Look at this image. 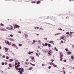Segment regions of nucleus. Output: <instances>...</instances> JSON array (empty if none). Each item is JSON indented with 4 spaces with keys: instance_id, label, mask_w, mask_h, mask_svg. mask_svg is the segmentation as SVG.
I'll return each instance as SVG.
<instances>
[{
    "instance_id": "f257e3e1",
    "label": "nucleus",
    "mask_w": 74,
    "mask_h": 74,
    "mask_svg": "<svg viewBox=\"0 0 74 74\" xmlns=\"http://www.w3.org/2000/svg\"><path fill=\"white\" fill-rule=\"evenodd\" d=\"M61 39H62L65 40V41H66V37L64 36H62L60 37Z\"/></svg>"
},
{
    "instance_id": "f03ea898",
    "label": "nucleus",
    "mask_w": 74,
    "mask_h": 74,
    "mask_svg": "<svg viewBox=\"0 0 74 74\" xmlns=\"http://www.w3.org/2000/svg\"><path fill=\"white\" fill-rule=\"evenodd\" d=\"M23 70H24L22 68L21 69V71H18V72H19L20 73V74H22V73L23 72Z\"/></svg>"
},
{
    "instance_id": "7ed1b4c3",
    "label": "nucleus",
    "mask_w": 74,
    "mask_h": 74,
    "mask_svg": "<svg viewBox=\"0 0 74 74\" xmlns=\"http://www.w3.org/2000/svg\"><path fill=\"white\" fill-rule=\"evenodd\" d=\"M52 53V51H51V50H50V51H49L48 53V55L49 56V55H51V54Z\"/></svg>"
},
{
    "instance_id": "20e7f679",
    "label": "nucleus",
    "mask_w": 74,
    "mask_h": 74,
    "mask_svg": "<svg viewBox=\"0 0 74 74\" xmlns=\"http://www.w3.org/2000/svg\"><path fill=\"white\" fill-rule=\"evenodd\" d=\"M5 52H8V48H5Z\"/></svg>"
},
{
    "instance_id": "39448f33",
    "label": "nucleus",
    "mask_w": 74,
    "mask_h": 74,
    "mask_svg": "<svg viewBox=\"0 0 74 74\" xmlns=\"http://www.w3.org/2000/svg\"><path fill=\"white\" fill-rule=\"evenodd\" d=\"M15 65H16V66L15 67V68L16 69V70H18V68H17V66H16V65H17V63L15 62Z\"/></svg>"
},
{
    "instance_id": "423d86ee",
    "label": "nucleus",
    "mask_w": 74,
    "mask_h": 74,
    "mask_svg": "<svg viewBox=\"0 0 74 74\" xmlns=\"http://www.w3.org/2000/svg\"><path fill=\"white\" fill-rule=\"evenodd\" d=\"M9 40H10V41H15V40H14L12 38H9Z\"/></svg>"
},
{
    "instance_id": "0eeeda50",
    "label": "nucleus",
    "mask_w": 74,
    "mask_h": 74,
    "mask_svg": "<svg viewBox=\"0 0 74 74\" xmlns=\"http://www.w3.org/2000/svg\"><path fill=\"white\" fill-rule=\"evenodd\" d=\"M24 35L25 38H27L28 36V35L26 34H24Z\"/></svg>"
},
{
    "instance_id": "6e6552de",
    "label": "nucleus",
    "mask_w": 74,
    "mask_h": 74,
    "mask_svg": "<svg viewBox=\"0 0 74 74\" xmlns=\"http://www.w3.org/2000/svg\"><path fill=\"white\" fill-rule=\"evenodd\" d=\"M1 30H2V31H3L4 32H5L6 31V29L4 28H3V29H1Z\"/></svg>"
},
{
    "instance_id": "1a4fd4ad",
    "label": "nucleus",
    "mask_w": 74,
    "mask_h": 74,
    "mask_svg": "<svg viewBox=\"0 0 74 74\" xmlns=\"http://www.w3.org/2000/svg\"><path fill=\"white\" fill-rule=\"evenodd\" d=\"M61 34V33H57L56 34H54V36H57V35H59V34Z\"/></svg>"
},
{
    "instance_id": "9d476101",
    "label": "nucleus",
    "mask_w": 74,
    "mask_h": 74,
    "mask_svg": "<svg viewBox=\"0 0 74 74\" xmlns=\"http://www.w3.org/2000/svg\"><path fill=\"white\" fill-rule=\"evenodd\" d=\"M60 58H62L63 57V55L61 53H60Z\"/></svg>"
},
{
    "instance_id": "9b49d317",
    "label": "nucleus",
    "mask_w": 74,
    "mask_h": 74,
    "mask_svg": "<svg viewBox=\"0 0 74 74\" xmlns=\"http://www.w3.org/2000/svg\"><path fill=\"white\" fill-rule=\"evenodd\" d=\"M15 26H16V27H17L18 29H19V27H20V26L18 25L15 24Z\"/></svg>"
},
{
    "instance_id": "f8f14e48",
    "label": "nucleus",
    "mask_w": 74,
    "mask_h": 74,
    "mask_svg": "<svg viewBox=\"0 0 74 74\" xmlns=\"http://www.w3.org/2000/svg\"><path fill=\"white\" fill-rule=\"evenodd\" d=\"M5 44H9L10 42L8 41H5Z\"/></svg>"
},
{
    "instance_id": "ddd939ff",
    "label": "nucleus",
    "mask_w": 74,
    "mask_h": 74,
    "mask_svg": "<svg viewBox=\"0 0 74 74\" xmlns=\"http://www.w3.org/2000/svg\"><path fill=\"white\" fill-rule=\"evenodd\" d=\"M53 66L54 67H58V66L56 65L55 64H53Z\"/></svg>"
},
{
    "instance_id": "4468645a",
    "label": "nucleus",
    "mask_w": 74,
    "mask_h": 74,
    "mask_svg": "<svg viewBox=\"0 0 74 74\" xmlns=\"http://www.w3.org/2000/svg\"><path fill=\"white\" fill-rule=\"evenodd\" d=\"M50 43H52V44H54V43H53V41H50L49 42Z\"/></svg>"
},
{
    "instance_id": "2eb2a0df",
    "label": "nucleus",
    "mask_w": 74,
    "mask_h": 74,
    "mask_svg": "<svg viewBox=\"0 0 74 74\" xmlns=\"http://www.w3.org/2000/svg\"><path fill=\"white\" fill-rule=\"evenodd\" d=\"M16 44L15 43H14L12 45V46L15 47L16 46Z\"/></svg>"
},
{
    "instance_id": "dca6fc26",
    "label": "nucleus",
    "mask_w": 74,
    "mask_h": 74,
    "mask_svg": "<svg viewBox=\"0 0 74 74\" xmlns=\"http://www.w3.org/2000/svg\"><path fill=\"white\" fill-rule=\"evenodd\" d=\"M9 62H12V61H13V59H11L9 60Z\"/></svg>"
},
{
    "instance_id": "f3484780",
    "label": "nucleus",
    "mask_w": 74,
    "mask_h": 74,
    "mask_svg": "<svg viewBox=\"0 0 74 74\" xmlns=\"http://www.w3.org/2000/svg\"><path fill=\"white\" fill-rule=\"evenodd\" d=\"M54 63L53 62L49 63V64L50 65H53L54 64Z\"/></svg>"
},
{
    "instance_id": "a211bd4d",
    "label": "nucleus",
    "mask_w": 74,
    "mask_h": 74,
    "mask_svg": "<svg viewBox=\"0 0 74 74\" xmlns=\"http://www.w3.org/2000/svg\"><path fill=\"white\" fill-rule=\"evenodd\" d=\"M54 49H55V51H58V49H56V47H55Z\"/></svg>"
},
{
    "instance_id": "6ab92c4d",
    "label": "nucleus",
    "mask_w": 74,
    "mask_h": 74,
    "mask_svg": "<svg viewBox=\"0 0 74 74\" xmlns=\"http://www.w3.org/2000/svg\"><path fill=\"white\" fill-rule=\"evenodd\" d=\"M0 25L2 26H4V24L2 23L0 24Z\"/></svg>"
},
{
    "instance_id": "aec40b11",
    "label": "nucleus",
    "mask_w": 74,
    "mask_h": 74,
    "mask_svg": "<svg viewBox=\"0 0 74 74\" xmlns=\"http://www.w3.org/2000/svg\"><path fill=\"white\" fill-rule=\"evenodd\" d=\"M19 66H20V65H19V64H18L16 66L17 68H18V67H19Z\"/></svg>"
},
{
    "instance_id": "412c9836",
    "label": "nucleus",
    "mask_w": 74,
    "mask_h": 74,
    "mask_svg": "<svg viewBox=\"0 0 74 74\" xmlns=\"http://www.w3.org/2000/svg\"><path fill=\"white\" fill-rule=\"evenodd\" d=\"M31 59H32V60H34V57H32Z\"/></svg>"
},
{
    "instance_id": "4be33fe9",
    "label": "nucleus",
    "mask_w": 74,
    "mask_h": 74,
    "mask_svg": "<svg viewBox=\"0 0 74 74\" xmlns=\"http://www.w3.org/2000/svg\"><path fill=\"white\" fill-rule=\"evenodd\" d=\"M19 47H22V45L21 44H19L18 45Z\"/></svg>"
},
{
    "instance_id": "5701e85b",
    "label": "nucleus",
    "mask_w": 74,
    "mask_h": 74,
    "mask_svg": "<svg viewBox=\"0 0 74 74\" xmlns=\"http://www.w3.org/2000/svg\"><path fill=\"white\" fill-rule=\"evenodd\" d=\"M10 58L8 56H6V58L7 59H8Z\"/></svg>"
},
{
    "instance_id": "b1692460",
    "label": "nucleus",
    "mask_w": 74,
    "mask_h": 74,
    "mask_svg": "<svg viewBox=\"0 0 74 74\" xmlns=\"http://www.w3.org/2000/svg\"><path fill=\"white\" fill-rule=\"evenodd\" d=\"M36 55L38 56V57H39V55H38V54L37 53H36Z\"/></svg>"
},
{
    "instance_id": "393cba45",
    "label": "nucleus",
    "mask_w": 74,
    "mask_h": 74,
    "mask_svg": "<svg viewBox=\"0 0 74 74\" xmlns=\"http://www.w3.org/2000/svg\"><path fill=\"white\" fill-rule=\"evenodd\" d=\"M73 33H74V32H70V34H71V35L72 34H73Z\"/></svg>"
},
{
    "instance_id": "a878e982",
    "label": "nucleus",
    "mask_w": 74,
    "mask_h": 74,
    "mask_svg": "<svg viewBox=\"0 0 74 74\" xmlns=\"http://www.w3.org/2000/svg\"><path fill=\"white\" fill-rule=\"evenodd\" d=\"M45 46H47L48 45V43H45Z\"/></svg>"
},
{
    "instance_id": "bb28decb",
    "label": "nucleus",
    "mask_w": 74,
    "mask_h": 74,
    "mask_svg": "<svg viewBox=\"0 0 74 74\" xmlns=\"http://www.w3.org/2000/svg\"><path fill=\"white\" fill-rule=\"evenodd\" d=\"M48 46L49 47H51V45L50 44H49L48 45Z\"/></svg>"
},
{
    "instance_id": "cd10ccee",
    "label": "nucleus",
    "mask_w": 74,
    "mask_h": 74,
    "mask_svg": "<svg viewBox=\"0 0 74 74\" xmlns=\"http://www.w3.org/2000/svg\"><path fill=\"white\" fill-rule=\"evenodd\" d=\"M38 43H40V42H41V40H39L38 41Z\"/></svg>"
},
{
    "instance_id": "c85d7f7f",
    "label": "nucleus",
    "mask_w": 74,
    "mask_h": 74,
    "mask_svg": "<svg viewBox=\"0 0 74 74\" xmlns=\"http://www.w3.org/2000/svg\"><path fill=\"white\" fill-rule=\"evenodd\" d=\"M71 58H72V60L74 59V57H73V56H71Z\"/></svg>"
},
{
    "instance_id": "c756f323",
    "label": "nucleus",
    "mask_w": 74,
    "mask_h": 74,
    "mask_svg": "<svg viewBox=\"0 0 74 74\" xmlns=\"http://www.w3.org/2000/svg\"><path fill=\"white\" fill-rule=\"evenodd\" d=\"M71 52L70 51H69L68 52V54H69V55H70V54H71Z\"/></svg>"
},
{
    "instance_id": "7c9ffc66",
    "label": "nucleus",
    "mask_w": 74,
    "mask_h": 74,
    "mask_svg": "<svg viewBox=\"0 0 74 74\" xmlns=\"http://www.w3.org/2000/svg\"><path fill=\"white\" fill-rule=\"evenodd\" d=\"M40 1H38V2L37 3V4H40Z\"/></svg>"
},
{
    "instance_id": "2f4dec72",
    "label": "nucleus",
    "mask_w": 74,
    "mask_h": 74,
    "mask_svg": "<svg viewBox=\"0 0 74 74\" xmlns=\"http://www.w3.org/2000/svg\"><path fill=\"white\" fill-rule=\"evenodd\" d=\"M15 47L16 48V49H18V46H16V45L15 46Z\"/></svg>"
},
{
    "instance_id": "473e14b6",
    "label": "nucleus",
    "mask_w": 74,
    "mask_h": 74,
    "mask_svg": "<svg viewBox=\"0 0 74 74\" xmlns=\"http://www.w3.org/2000/svg\"><path fill=\"white\" fill-rule=\"evenodd\" d=\"M10 37H14V36H13V35H12V34L10 35Z\"/></svg>"
},
{
    "instance_id": "72a5a7b5",
    "label": "nucleus",
    "mask_w": 74,
    "mask_h": 74,
    "mask_svg": "<svg viewBox=\"0 0 74 74\" xmlns=\"http://www.w3.org/2000/svg\"><path fill=\"white\" fill-rule=\"evenodd\" d=\"M6 29H8V30H9V28H10V27H6Z\"/></svg>"
},
{
    "instance_id": "f704fd0d",
    "label": "nucleus",
    "mask_w": 74,
    "mask_h": 74,
    "mask_svg": "<svg viewBox=\"0 0 74 74\" xmlns=\"http://www.w3.org/2000/svg\"><path fill=\"white\" fill-rule=\"evenodd\" d=\"M31 53L30 52H28V54H29V55H31Z\"/></svg>"
},
{
    "instance_id": "c9c22d12",
    "label": "nucleus",
    "mask_w": 74,
    "mask_h": 74,
    "mask_svg": "<svg viewBox=\"0 0 74 74\" xmlns=\"http://www.w3.org/2000/svg\"><path fill=\"white\" fill-rule=\"evenodd\" d=\"M51 68V66H50L48 67V69H50Z\"/></svg>"
},
{
    "instance_id": "e433bc0d",
    "label": "nucleus",
    "mask_w": 74,
    "mask_h": 74,
    "mask_svg": "<svg viewBox=\"0 0 74 74\" xmlns=\"http://www.w3.org/2000/svg\"><path fill=\"white\" fill-rule=\"evenodd\" d=\"M9 67H12L11 66V64H9Z\"/></svg>"
},
{
    "instance_id": "4c0bfd02",
    "label": "nucleus",
    "mask_w": 74,
    "mask_h": 74,
    "mask_svg": "<svg viewBox=\"0 0 74 74\" xmlns=\"http://www.w3.org/2000/svg\"><path fill=\"white\" fill-rule=\"evenodd\" d=\"M51 62H53V61H54V60H51Z\"/></svg>"
},
{
    "instance_id": "58836bf2",
    "label": "nucleus",
    "mask_w": 74,
    "mask_h": 74,
    "mask_svg": "<svg viewBox=\"0 0 74 74\" xmlns=\"http://www.w3.org/2000/svg\"><path fill=\"white\" fill-rule=\"evenodd\" d=\"M5 56L4 55L3 56V58H5Z\"/></svg>"
},
{
    "instance_id": "ea45409f",
    "label": "nucleus",
    "mask_w": 74,
    "mask_h": 74,
    "mask_svg": "<svg viewBox=\"0 0 74 74\" xmlns=\"http://www.w3.org/2000/svg\"><path fill=\"white\" fill-rule=\"evenodd\" d=\"M66 34H69V32H67L66 33Z\"/></svg>"
},
{
    "instance_id": "a19ab883",
    "label": "nucleus",
    "mask_w": 74,
    "mask_h": 74,
    "mask_svg": "<svg viewBox=\"0 0 74 74\" xmlns=\"http://www.w3.org/2000/svg\"><path fill=\"white\" fill-rule=\"evenodd\" d=\"M2 65H4V62H2L1 64Z\"/></svg>"
},
{
    "instance_id": "79ce46f5",
    "label": "nucleus",
    "mask_w": 74,
    "mask_h": 74,
    "mask_svg": "<svg viewBox=\"0 0 74 74\" xmlns=\"http://www.w3.org/2000/svg\"><path fill=\"white\" fill-rule=\"evenodd\" d=\"M32 3H36V2L34 1L33 2H32Z\"/></svg>"
},
{
    "instance_id": "37998d69",
    "label": "nucleus",
    "mask_w": 74,
    "mask_h": 74,
    "mask_svg": "<svg viewBox=\"0 0 74 74\" xmlns=\"http://www.w3.org/2000/svg\"><path fill=\"white\" fill-rule=\"evenodd\" d=\"M42 66H45V64H42Z\"/></svg>"
},
{
    "instance_id": "c03bdc74",
    "label": "nucleus",
    "mask_w": 74,
    "mask_h": 74,
    "mask_svg": "<svg viewBox=\"0 0 74 74\" xmlns=\"http://www.w3.org/2000/svg\"><path fill=\"white\" fill-rule=\"evenodd\" d=\"M21 69L20 68H19L18 69V70H21Z\"/></svg>"
},
{
    "instance_id": "a18cd8bd",
    "label": "nucleus",
    "mask_w": 74,
    "mask_h": 74,
    "mask_svg": "<svg viewBox=\"0 0 74 74\" xmlns=\"http://www.w3.org/2000/svg\"><path fill=\"white\" fill-rule=\"evenodd\" d=\"M33 42L34 43V42H36V40H33Z\"/></svg>"
},
{
    "instance_id": "49530a36",
    "label": "nucleus",
    "mask_w": 74,
    "mask_h": 74,
    "mask_svg": "<svg viewBox=\"0 0 74 74\" xmlns=\"http://www.w3.org/2000/svg\"><path fill=\"white\" fill-rule=\"evenodd\" d=\"M64 62H66V60H64Z\"/></svg>"
},
{
    "instance_id": "de8ad7c7",
    "label": "nucleus",
    "mask_w": 74,
    "mask_h": 74,
    "mask_svg": "<svg viewBox=\"0 0 74 74\" xmlns=\"http://www.w3.org/2000/svg\"><path fill=\"white\" fill-rule=\"evenodd\" d=\"M32 69V68H31L29 69V70H31Z\"/></svg>"
},
{
    "instance_id": "09e8293b",
    "label": "nucleus",
    "mask_w": 74,
    "mask_h": 74,
    "mask_svg": "<svg viewBox=\"0 0 74 74\" xmlns=\"http://www.w3.org/2000/svg\"><path fill=\"white\" fill-rule=\"evenodd\" d=\"M21 31H19L18 32V33L21 34Z\"/></svg>"
},
{
    "instance_id": "8fccbe9b",
    "label": "nucleus",
    "mask_w": 74,
    "mask_h": 74,
    "mask_svg": "<svg viewBox=\"0 0 74 74\" xmlns=\"http://www.w3.org/2000/svg\"><path fill=\"white\" fill-rule=\"evenodd\" d=\"M5 65H7V62H5Z\"/></svg>"
},
{
    "instance_id": "3c124183",
    "label": "nucleus",
    "mask_w": 74,
    "mask_h": 74,
    "mask_svg": "<svg viewBox=\"0 0 74 74\" xmlns=\"http://www.w3.org/2000/svg\"><path fill=\"white\" fill-rule=\"evenodd\" d=\"M65 50L66 51H68V49H66Z\"/></svg>"
},
{
    "instance_id": "603ef678",
    "label": "nucleus",
    "mask_w": 74,
    "mask_h": 74,
    "mask_svg": "<svg viewBox=\"0 0 74 74\" xmlns=\"http://www.w3.org/2000/svg\"><path fill=\"white\" fill-rule=\"evenodd\" d=\"M26 60L27 61V62H28V61H29V60L26 59Z\"/></svg>"
},
{
    "instance_id": "864d4df0",
    "label": "nucleus",
    "mask_w": 74,
    "mask_h": 74,
    "mask_svg": "<svg viewBox=\"0 0 74 74\" xmlns=\"http://www.w3.org/2000/svg\"><path fill=\"white\" fill-rule=\"evenodd\" d=\"M61 42H62V43H63V40H62L61 41Z\"/></svg>"
},
{
    "instance_id": "5fc2aeb1",
    "label": "nucleus",
    "mask_w": 74,
    "mask_h": 74,
    "mask_svg": "<svg viewBox=\"0 0 74 74\" xmlns=\"http://www.w3.org/2000/svg\"><path fill=\"white\" fill-rule=\"evenodd\" d=\"M63 70H64L65 69V68H64V67H63V68H62Z\"/></svg>"
},
{
    "instance_id": "6e6d98bb",
    "label": "nucleus",
    "mask_w": 74,
    "mask_h": 74,
    "mask_svg": "<svg viewBox=\"0 0 74 74\" xmlns=\"http://www.w3.org/2000/svg\"><path fill=\"white\" fill-rule=\"evenodd\" d=\"M18 64H20V63L18 62Z\"/></svg>"
},
{
    "instance_id": "4d7b16f0",
    "label": "nucleus",
    "mask_w": 74,
    "mask_h": 74,
    "mask_svg": "<svg viewBox=\"0 0 74 74\" xmlns=\"http://www.w3.org/2000/svg\"><path fill=\"white\" fill-rule=\"evenodd\" d=\"M25 64H27L26 62H25Z\"/></svg>"
},
{
    "instance_id": "13d9d810",
    "label": "nucleus",
    "mask_w": 74,
    "mask_h": 74,
    "mask_svg": "<svg viewBox=\"0 0 74 74\" xmlns=\"http://www.w3.org/2000/svg\"><path fill=\"white\" fill-rule=\"evenodd\" d=\"M32 66H35V65L34 64H32Z\"/></svg>"
},
{
    "instance_id": "bf43d9fd",
    "label": "nucleus",
    "mask_w": 74,
    "mask_h": 74,
    "mask_svg": "<svg viewBox=\"0 0 74 74\" xmlns=\"http://www.w3.org/2000/svg\"><path fill=\"white\" fill-rule=\"evenodd\" d=\"M62 58H61L60 59V61H62Z\"/></svg>"
},
{
    "instance_id": "052dcab7",
    "label": "nucleus",
    "mask_w": 74,
    "mask_h": 74,
    "mask_svg": "<svg viewBox=\"0 0 74 74\" xmlns=\"http://www.w3.org/2000/svg\"><path fill=\"white\" fill-rule=\"evenodd\" d=\"M1 48H2L0 46V49H1Z\"/></svg>"
},
{
    "instance_id": "680f3d73",
    "label": "nucleus",
    "mask_w": 74,
    "mask_h": 74,
    "mask_svg": "<svg viewBox=\"0 0 74 74\" xmlns=\"http://www.w3.org/2000/svg\"><path fill=\"white\" fill-rule=\"evenodd\" d=\"M60 30H62V29L61 28H60Z\"/></svg>"
},
{
    "instance_id": "e2e57ef3",
    "label": "nucleus",
    "mask_w": 74,
    "mask_h": 74,
    "mask_svg": "<svg viewBox=\"0 0 74 74\" xmlns=\"http://www.w3.org/2000/svg\"><path fill=\"white\" fill-rule=\"evenodd\" d=\"M42 45H43V46H44V43L42 44Z\"/></svg>"
},
{
    "instance_id": "0e129e2a",
    "label": "nucleus",
    "mask_w": 74,
    "mask_h": 74,
    "mask_svg": "<svg viewBox=\"0 0 74 74\" xmlns=\"http://www.w3.org/2000/svg\"><path fill=\"white\" fill-rule=\"evenodd\" d=\"M64 74H66V72L64 71Z\"/></svg>"
},
{
    "instance_id": "69168bd1",
    "label": "nucleus",
    "mask_w": 74,
    "mask_h": 74,
    "mask_svg": "<svg viewBox=\"0 0 74 74\" xmlns=\"http://www.w3.org/2000/svg\"><path fill=\"white\" fill-rule=\"evenodd\" d=\"M15 62H18V60H15Z\"/></svg>"
},
{
    "instance_id": "338daca9",
    "label": "nucleus",
    "mask_w": 74,
    "mask_h": 74,
    "mask_svg": "<svg viewBox=\"0 0 74 74\" xmlns=\"http://www.w3.org/2000/svg\"><path fill=\"white\" fill-rule=\"evenodd\" d=\"M72 47L73 48H74V45H72Z\"/></svg>"
},
{
    "instance_id": "774afa93",
    "label": "nucleus",
    "mask_w": 74,
    "mask_h": 74,
    "mask_svg": "<svg viewBox=\"0 0 74 74\" xmlns=\"http://www.w3.org/2000/svg\"><path fill=\"white\" fill-rule=\"evenodd\" d=\"M33 61H34V62H36V61L35 60H34Z\"/></svg>"
}]
</instances>
